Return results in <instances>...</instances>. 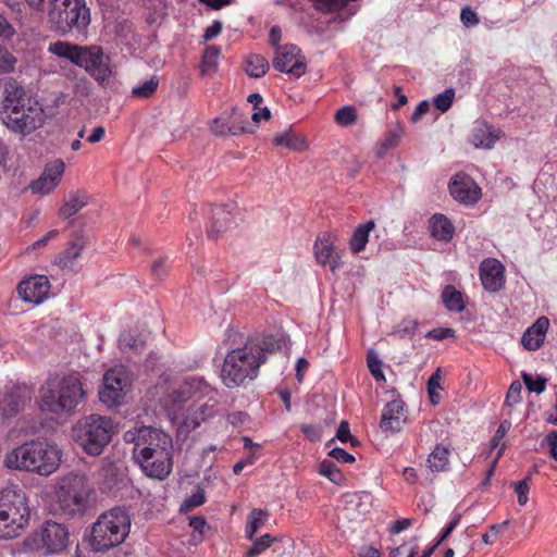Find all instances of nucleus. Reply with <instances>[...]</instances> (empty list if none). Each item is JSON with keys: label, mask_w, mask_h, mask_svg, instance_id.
<instances>
[{"label": "nucleus", "mask_w": 557, "mask_h": 557, "mask_svg": "<svg viewBox=\"0 0 557 557\" xmlns=\"http://www.w3.org/2000/svg\"><path fill=\"white\" fill-rule=\"evenodd\" d=\"M213 394L214 389L203 377L189 375L184 377L181 384L163 398L162 405L171 421L177 425L181 432H190L212 416L213 408L205 405L194 409L187 403L205 397L212 398Z\"/></svg>", "instance_id": "f257e3e1"}, {"label": "nucleus", "mask_w": 557, "mask_h": 557, "mask_svg": "<svg viewBox=\"0 0 557 557\" xmlns=\"http://www.w3.org/2000/svg\"><path fill=\"white\" fill-rule=\"evenodd\" d=\"M280 348V342L273 335H256L247 338L239 347L231 349L221 369V380L226 387L242 385L246 380L258 376L261 364L268 355Z\"/></svg>", "instance_id": "f03ea898"}, {"label": "nucleus", "mask_w": 557, "mask_h": 557, "mask_svg": "<svg viewBox=\"0 0 557 557\" xmlns=\"http://www.w3.org/2000/svg\"><path fill=\"white\" fill-rule=\"evenodd\" d=\"M62 458L63 450L54 441L36 438L9 449L3 465L10 470L49 476L59 470Z\"/></svg>", "instance_id": "7ed1b4c3"}, {"label": "nucleus", "mask_w": 557, "mask_h": 557, "mask_svg": "<svg viewBox=\"0 0 557 557\" xmlns=\"http://www.w3.org/2000/svg\"><path fill=\"white\" fill-rule=\"evenodd\" d=\"M86 392L75 373L50 374L39 388L38 406L41 411L67 413L84 401Z\"/></svg>", "instance_id": "20e7f679"}, {"label": "nucleus", "mask_w": 557, "mask_h": 557, "mask_svg": "<svg viewBox=\"0 0 557 557\" xmlns=\"http://www.w3.org/2000/svg\"><path fill=\"white\" fill-rule=\"evenodd\" d=\"M48 51L83 67L99 83H103L112 73L110 59L100 47H83L66 41H57L49 45Z\"/></svg>", "instance_id": "39448f33"}, {"label": "nucleus", "mask_w": 557, "mask_h": 557, "mask_svg": "<svg viewBox=\"0 0 557 557\" xmlns=\"http://www.w3.org/2000/svg\"><path fill=\"white\" fill-rule=\"evenodd\" d=\"M129 531L128 512L120 507L112 508L101 513L91 525L89 544L95 552H106L122 544Z\"/></svg>", "instance_id": "423d86ee"}, {"label": "nucleus", "mask_w": 557, "mask_h": 557, "mask_svg": "<svg viewBox=\"0 0 557 557\" xmlns=\"http://www.w3.org/2000/svg\"><path fill=\"white\" fill-rule=\"evenodd\" d=\"M70 532L64 523L46 520L24 537L20 552L39 557L62 554L69 545Z\"/></svg>", "instance_id": "0eeeda50"}, {"label": "nucleus", "mask_w": 557, "mask_h": 557, "mask_svg": "<svg viewBox=\"0 0 557 557\" xmlns=\"http://www.w3.org/2000/svg\"><path fill=\"white\" fill-rule=\"evenodd\" d=\"M29 507L25 493L16 487L0 492V540L16 537L26 527Z\"/></svg>", "instance_id": "6e6552de"}, {"label": "nucleus", "mask_w": 557, "mask_h": 557, "mask_svg": "<svg viewBox=\"0 0 557 557\" xmlns=\"http://www.w3.org/2000/svg\"><path fill=\"white\" fill-rule=\"evenodd\" d=\"M112 435L111 418L96 413L82 418L73 428L74 441L90 456H99L111 442Z\"/></svg>", "instance_id": "1a4fd4ad"}, {"label": "nucleus", "mask_w": 557, "mask_h": 557, "mask_svg": "<svg viewBox=\"0 0 557 557\" xmlns=\"http://www.w3.org/2000/svg\"><path fill=\"white\" fill-rule=\"evenodd\" d=\"M46 13L51 28L61 34L83 32L90 23L85 0H50Z\"/></svg>", "instance_id": "9d476101"}, {"label": "nucleus", "mask_w": 557, "mask_h": 557, "mask_svg": "<svg viewBox=\"0 0 557 557\" xmlns=\"http://www.w3.org/2000/svg\"><path fill=\"white\" fill-rule=\"evenodd\" d=\"M158 449L143 447L134 453V460L139 465L144 473L150 478L164 480L173 467V441L171 435H162L156 438Z\"/></svg>", "instance_id": "9b49d317"}, {"label": "nucleus", "mask_w": 557, "mask_h": 557, "mask_svg": "<svg viewBox=\"0 0 557 557\" xmlns=\"http://www.w3.org/2000/svg\"><path fill=\"white\" fill-rule=\"evenodd\" d=\"M89 488L84 474L69 473L60 478L55 485L57 500L66 515L82 511L87 504Z\"/></svg>", "instance_id": "f8f14e48"}, {"label": "nucleus", "mask_w": 557, "mask_h": 557, "mask_svg": "<svg viewBox=\"0 0 557 557\" xmlns=\"http://www.w3.org/2000/svg\"><path fill=\"white\" fill-rule=\"evenodd\" d=\"M129 386L131 377L125 367L109 369L103 375V386L99 392L100 401L110 408L122 405Z\"/></svg>", "instance_id": "ddd939ff"}, {"label": "nucleus", "mask_w": 557, "mask_h": 557, "mask_svg": "<svg viewBox=\"0 0 557 557\" xmlns=\"http://www.w3.org/2000/svg\"><path fill=\"white\" fill-rule=\"evenodd\" d=\"M1 120L11 131L28 135L44 124L45 112L37 102L28 99L25 104L16 108L13 113L3 115Z\"/></svg>", "instance_id": "4468645a"}, {"label": "nucleus", "mask_w": 557, "mask_h": 557, "mask_svg": "<svg viewBox=\"0 0 557 557\" xmlns=\"http://www.w3.org/2000/svg\"><path fill=\"white\" fill-rule=\"evenodd\" d=\"M273 66L280 72L299 78L307 71V61L298 47L286 44L276 47Z\"/></svg>", "instance_id": "2eb2a0df"}, {"label": "nucleus", "mask_w": 557, "mask_h": 557, "mask_svg": "<svg viewBox=\"0 0 557 557\" xmlns=\"http://www.w3.org/2000/svg\"><path fill=\"white\" fill-rule=\"evenodd\" d=\"M335 236L324 233L317 237L313 252L317 262L323 267L329 265L333 273L342 265L343 252L335 245Z\"/></svg>", "instance_id": "dca6fc26"}, {"label": "nucleus", "mask_w": 557, "mask_h": 557, "mask_svg": "<svg viewBox=\"0 0 557 557\" xmlns=\"http://www.w3.org/2000/svg\"><path fill=\"white\" fill-rule=\"evenodd\" d=\"M65 172V163L61 159H54L45 165L40 176L30 184L34 194L48 195L61 183Z\"/></svg>", "instance_id": "f3484780"}, {"label": "nucleus", "mask_w": 557, "mask_h": 557, "mask_svg": "<svg viewBox=\"0 0 557 557\" xmlns=\"http://www.w3.org/2000/svg\"><path fill=\"white\" fill-rule=\"evenodd\" d=\"M32 399V392L26 386L5 387L0 398V411L3 417H13L22 411Z\"/></svg>", "instance_id": "a211bd4d"}, {"label": "nucleus", "mask_w": 557, "mask_h": 557, "mask_svg": "<svg viewBox=\"0 0 557 557\" xmlns=\"http://www.w3.org/2000/svg\"><path fill=\"white\" fill-rule=\"evenodd\" d=\"M449 191L455 200L465 205H473L481 198V188L465 173H457L451 177Z\"/></svg>", "instance_id": "6ab92c4d"}, {"label": "nucleus", "mask_w": 557, "mask_h": 557, "mask_svg": "<svg viewBox=\"0 0 557 557\" xmlns=\"http://www.w3.org/2000/svg\"><path fill=\"white\" fill-rule=\"evenodd\" d=\"M162 435L169 434L159 428L135 424L124 433L123 438L126 443L134 444V454L138 453L145 446L151 449H158L157 444H159V442H157L156 438H161Z\"/></svg>", "instance_id": "aec40b11"}, {"label": "nucleus", "mask_w": 557, "mask_h": 557, "mask_svg": "<svg viewBox=\"0 0 557 557\" xmlns=\"http://www.w3.org/2000/svg\"><path fill=\"white\" fill-rule=\"evenodd\" d=\"M50 283L45 275H34L23 280L17 287L20 297L29 304L39 305L47 299Z\"/></svg>", "instance_id": "412c9836"}, {"label": "nucleus", "mask_w": 557, "mask_h": 557, "mask_svg": "<svg viewBox=\"0 0 557 557\" xmlns=\"http://www.w3.org/2000/svg\"><path fill=\"white\" fill-rule=\"evenodd\" d=\"M480 280L487 292L495 293L505 285V267L495 258L484 259L480 264Z\"/></svg>", "instance_id": "4be33fe9"}, {"label": "nucleus", "mask_w": 557, "mask_h": 557, "mask_svg": "<svg viewBox=\"0 0 557 557\" xmlns=\"http://www.w3.org/2000/svg\"><path fill=\"white\" fill-rule=\"evenodd\" d=\"M3 85V98L1 100L0 116L13 113L16 108L22 107L26 103L25 91L23 87L13 78L8 77L2 82Z\"/></svg>", "instance_id": "5701e85b"}, {"label": "nucleus", "mask_w": 557, "mask_h": 557, "mask_svg": "<svg viewBox=\"0 0 557 557\" xmlns=\"http://www.w3.org/2000/svg\"><path fill=\"white\" fill-rule=\"evenodd\" d=\"M549 324L547 317L542 315L537 318L521 336V345L523 348L529 351L539 350L544 344Z\"/></svg>", "instance_id": "b1692460"}, {"label": "nucleus", "mask_w": 557, "mask_h": 557, "mask_svg": "<svg viewBox=\"0 0 557 557\" xmlns=\"http://www.w3.org/2000/svg\"><path fill=\"white\" fill-rule=\"evenodd\" d=\"M503 132L493 127L484 121H476L473 124L469 140L481 149H492L502 137Z\"/></svg>", "instance_id": "393cba45"}, {"label": "nucleus", "mask_w": 557, "mask_h": 557, "mask_svg": "<svg viewBox=\"0 0 557 557\" xmlns=\"http://www.w3.org/2000/svg\"><path fill=\"white\" fill-rule=\"evenodd\" d=\"M405 422L403 400L394 399L387 403L382 412L381 429L384 432H398Z\"/></svg>", "instance_id": "a878e982"}, {"label": "nucleus", "mask_w": 557, "mask_h": 557, "mask_svg": "<svg viewBox=\"0 0 557 557\" xmlns=\"http://www.w3.org/2000/svg\"><path fill=\"white\" fill-rule=\"evenodd\" d=\"M431 236L440 242H449L455 234L453 222L442 213H435L429 221Z\"/></svg>", "instance_id": "bb28decb"}, {"label": "nucleus", "mask_w": 557, "mask_h": 557, "mask_svg": "<svg viewBox=\"0 0 557 557\" xmlns=\"http://www.w3.org/2000/svg\"><path fill=\"white\" fill-rule=\"evenodd\" d=\"M273 143L276 146L285 147L294 151H304L308 147L307 138L290 128L275 134Z\"/></svg>", "instance_id": "cd10ccee"}, {"label": "nucleus", "mask_w": 557, "mask_h": 557, "mask_svg": "<svg viewBox=\"0 0 557 557\" xmlns=\"http://www.w3.org/2000/svg\"><path fill=\"white\" fill-rule=\"evenodd\" d=\"M88 203V196L84 191H72L67 195L63 205L59 210V214L63 219H70L79 212Z\"/></svg>", "instance_id": "c85d7f7f"}, {"label": "nucleus", "mask_w": 557, "mask_h": 557, "mask_svg": "<svg viewBox=\"0 0 557 557\" xmlns=\"http://www.w3.org/2000/svg\"><path fill=\"white\" fill-rule=\"evenodd\" d=\"M375 223L371 220L363 224L358 225L348 243L349 250L354 255H358L364 250L369 243L370 233L374 230Z\"/></svg>", "instance_id": "c756f323"}, {"label": "nucleus", "mask_w": 557, "mask_h": 557, "mask_svg": "<svg viewBox=\"0 0 557 557\" xmlns=\"http://www.w3.org/2000/svg\"><path fill=\"white\" fill-rule=\"evenodd\" d=\"M84 247H85L84 239L81 237H77L75 240H73L70 244V246L57 259L55 263L62 269H69V270L73 269L75 265V261L81 256Z\"/></svg>", "instance_id": "7c9ffc66"}, {"label": "nucleus", "mask_w": 557, "mask_h": 557, "mask_svg": "<svg viewBox=\"0 0 557 557\" xmlns=\"http://www.w3.org/2000/svg\"><path fill=\"white\" fill-rule=\"evenodd\" d=\"M269 512L261 508H253L247 516L245 525V537L253 540L256 533L267 523Z\"/></svg>", "instance_id": "2f4dec72"}, {"label": "nucleus", "mask_w": 557, "mask_h": 557, "mask_svg": "<svg viewBox=\"0 0 557 557\" xmlns=\"http://www.w3.org/2000/svg\"><path fill=\"white\" fill-rule=\"evenodd\" d=\"M212 219V224L208 230V235L212 238L216 237L220 233L226 231L233 223L231 212L226 211L222 207L216 208Z\"/></svg>", "instance_id": "473e14b6"}, {"label": "nucleus", "mask_w": 557, "mask_h": 557, "mask_svg": "<svg viewBox=\"0 0 557 557\" xmlns=\"http://www.w3.org/2000/svg\"><path fill=\"white\" fill-rule=\"evenodd\" d=\"M403 134L404 129L400 125H397L391 129L386 136L376 145L375 154L379 158H382L387 153V151L397 147L403 137Z\"/></svg>", "instance_id": "72a5a7b5"}, {"label": "nucleus", "mask_w": 557, "mask_h": 557, "mask_svg": "<svg viewBox=\"0 0 557 557\" xmlns=\"http://www.w3.org/2000/svg\"><path fill=\"white\" fill-rule=\"evenodd\" d=\"M220 53V48L215 46H210L205 50L200 64L201 76H209L216 72Z\"/></svg>", "instance_id": "f704fd0d"}, {"label": "nucleus", "mask_w": 557, "mask_h": 557, "mask_svg": "<svg viewBox=\"0 0 557 557\" xmlns=\"http://www.w3.org/2000/svg\"><path fill=\"white\" fill-rule=\"evenodd\" d=\"M442 299L449 311L461 312L466 307L462 294L451 285H447L443 289Z\"/></svg>", "instance_id": "c9c22d12"}, {"label": "nucleus", "mask_w": 557, "mask_h": 557, "mask_svg": "<svg viewBox=\"0 0 557 557\" xmlns=\"http://www.w3.org/2000/svg\"><path fill=\"white\" fill-rule=\"evenodd\" d=\"M449 450L443 445H437L429 455L428 465L432 471H444L449 465Z\"/></svg>", "instance_id": "e433bc0d"}, {"label": "nucleus", "mask_w": 557, "mask_h": 557, "mask_svg": "<svg viewBox=\"0 0 557 557\" xmlns=\"http://www.w3.org/2000/svg\"><path fill=\"white\" fill-rule=\"evenodd\" d=\"M269 70L268 60L260 54H250L246 59V73L251 77H262Z\"/></svg>", "instance_id": "4c0bfd02"}, {"label": "nucleus", "mask_w": 557, "mask_h": 557, "mask_svg": "<svg viewBox=\"0 0 557 557\" xmlns=\"http://www.w3.org/2000/svg\"><path fill=\"white\" fill-rule=\"evenodd\" d=\"M252 545L246 552L244 557H256L267 549H269L274 543L278 542V539L265 533L259 537L253 536V540H250Z\"/></svg>", "instance_id": "58836bf2"}, {"label": "nucleus", "mask_w": 557, "mask_h": 557, "mask_svg": "<svg viewBox=\"0 0 557 557\" xmlns=\"http://www.w3.org/2000/svg\"><path fill=\"white\" fill-rule=\"evenodd\" d=\"M144 346L143 339L136 337L133 332H123L119 337V348L125 352H138Z\"/></svg>", "instance_id": "ea45409f"}, {"label": "nucleus", "mask_w": 557, "mask_h": 557, "mask_svg": "<svg viewBox=\"0 0 557 557\" xmlns=\"http://www.w3.org/2000/svg\"><path fill=\"white\" fill-rule=\"evenodd\" d=\"M357 120V110L352 106H344L339 108L334 115L335 123L341 127H349L354 125Z\"/></svg>", "instance_id": "a19ab883"}, {"label": "nucleus", "mask_w": 557, "mask_h": 557, "mask_svg": "<svg viewBox=\"0 0 557 557\" xmlns=\"http://www.w3.org/2000/svg\"><path fill=\"white\" fill-rule=\"evenodd\" d=\"M159 86V78L157 76H151L149 79H146L132 89V95L137 98L147 99L150 98L157 90Z\"/></svg>", "instance_id": "79ce46f5"}, {"label": "nucleus", "mask_w": 557, "mask_h": 557, "mask_svg": "<svg viewBox=\"0 0 557 557\" xmlns=\"http://www.w3.org/2000/svg\"><path fill=\"white\" fill-rule=\"evenodd\" d=\"M319 473L335 484H341L344 480V475L341 470L330 460H323L320 462Z\"/></svg>", "instance_id": "37998d69"}, {"label": "nucleus", "mask_w": 557, "mask_h": 557, "mask_svg": "<svg viewBox=\"0 0 557 557\" xmlns=\"http://www.w3.org/2000/svg\"><path fill=\"white\" fill-rule=\"evenodd\" d=\"M454 99L455 90L453 88H447L446 90L434 97L433 104L438 111L445 113L450 109Z\"/></svg>", "instance_id": "c03bdc74"}, {"label": "nucleus", "mask_w": 557, "mask_h": 557, "mask_svg": "<svg viewBox=\"0 0 557 557\" xmlns=\"http://www.w3.org/2000/svg\"><path fill=\"white\" fill-rule=\"evenodd\" d=\"M368 368L376 381H384L385 376L382 370V361L377 354L373 350L368 352L367 357Z\"/></svg>", "instance_id": "a18cd8bd"}, {"label": "nucleus", "mask_w": 557, "mask_h": 557, "mask_svg": "<svg viewBox=\"0 0 557 557\" xmlns=\"http://www.w3.org/2000/svg\"><path fill=\"white\" fill-rule=\"evenodd\" d=\"M16 58L3 46L0 45V74H8L14 71Z\"/></svg>", "instance_id": "49530a36"}, {"label": "nucleus", "mask_w": 557, "mask_h": 557, "mask_svg": "<svg viewBox=\"0 0 557 557\" xmlns=\"http://www.w3.org/2000/svg\"><path fill=\"white\" fill-rule=\"evenodd\" d=\"M418 327V322L413 319L407 318L404 319L400 323H398L393 333L399 337L411 336L416 333Z\"/></svg>", "instance_id": "de8ad7c7"}, {"label": "nucleus", "mask_w": 557, "mask_h": 557, "mask_svg": "<svg viewBox=\"0 0 557 557\" xmlns=\"http://www.w3.org/2000/svg\"><path fill=\"white\" fill-rule=\"evenodd\" d=\"M523 382L527 386V388L536 394H541L545 391L546 387V380L541 376H533L528 373L522 374Z\"/></svg>", "instance_id": "09e8293b"}, {"label": "nucleus", "mask_w": 557, "mask_h": 557, "mask_svg": "<svg viewBox=\"0 0 557 557\" xmlns=\"http://www.w3.org/2000/svg\"><path fill=\"white\" fill-rule=\"evenodd\" d=\"M522 384L519 381H515L510 384L506 395L505 406L513 407L521 401Z\"/></svg>", "instance_id": "8fccbe9b"}, {"label": "nucleus", "mask_w": 557, "mask_h": 557, "mask_svg": "<svg viewBox=\"0 0 557 557\" xmlns=\"http://www.w3.org/2000/svg\"><path fill=\"white\" fill-rule=\"evenodd\" d=\"M334 440H331L326 446L330 448L329 456L334 458L335 460L342 463H352L355 461V457L339 447H332Z\"/></svg>", "instance_id": "3c124183"}, {"label": "nucleus", "mask_w": 557, "mask_h": 557, "mask_svg": "<svg viewBox=\"0 0 557 557\" xmlns=\"http://www.w3.org/2000/svg\"><path fill=\"white\" fill-rule=\"evenodd\" d=\"M336 437L343 443H351V445L356 446L358 444V440L355 438L350 434L349 423L347 421H342L336 431Z\"/></svg>", "instance_id": "603ef678"}, {"label": "nucleus", "mask_w": 557, "mask_h": 557, "mask_svg": "<svg viewBox=\"0 0 557 557\" xmlns=\"http://www.w3.org/2000/svg\"><path fill=\"white\" fill-rule=\"evenodd\" d=\"M515 492L518 496V504L520 506L527 505V503L529 500V492H530L528 479L517 482L515 484Z\"/></svg>", "instance_id": "864d4df0"}, {"label": "nucleus", "mask_w": 557, "mask_h": 557, "mask_svg": "<svg viewBox=\"0 0 557 557\" xmlns=\"http://www.w3.org/2000/svg\"><path fill=\"white\" fill-rule=\"evenodd\" d=\"M511 428V422L508 419H505L500 422L498 429L496 430L495 435L491 441L492 448L499 447L500 441L506 436Z\"/></svg>", "instance_id": "5fc2aeb1"}, {"label": "nucleus", "mask_w": 557, "mask_h": 557, "mask_svg": "<svg viewBox=\"0 0 557 557\" xmlns=\"http://www.w3.org/2000/svg\"><path fill=\"white\" fill-rule=\"evenodd\" d=\"M425 337L435 341H443L446 338L455 337V330L450 327H436L429 331L425 334Z\"/></svg>", "instance_id": "6e6d98bb"}, {"label": "nucleus", "mask_w": 557, "mask_h": 557, "mask_svg": "<svg viewBox=\"0 0 557 557\" xmlns=\"http://www.w3.org/2000/svg\"><path fill=\"white\" fill-rule=\"evenodd\" d=\"M507 523H508L507 521H504L503 523L491 525L490 531L482 535V541L486 545L493 544L497 540V537L500 534V532L503 531V529L507 525Z\"/></svg>", "instance_id": "4d7b16f0"}, {"label": "nucleus", "mask_w": 557, "mask_h": 557, "mask_svg": "<svg viewBox=\"0 0 557 557\" xmlns=\"http://www.w3.org/2000/svg\"><path fill=\"white\" fill-rule=\"evenodd\" d=\"M460 21L466 27H474L479 24L476 12L470 8H465L461 10Z\"/></svg>", "instance_id": "13d9d810"}, {"label": "nucleus", "mask_w": 557, "mask_h": 557, "mask_svg": "<svg viewBox=\"0 0 557 557\" xmlns=\"http://www.w3.org/2000/svg\"><path fill=\"white\" fill-rule=\"evenodd\" d=\"M205 494L201 490H198L196 493L190 495L188 498L185 499L184 504L182 505V510H188L190 508L198 507L205 503Z\"/></svg>", "instance_id": "bf43d9fd"}, {"label": "nucleus", "mask_w": 557, "mask_h": 557, "mask_svg": "<svg viewBox=\"0 0 557 557\" xmlns=\"http://www.w3.org/2000/svg\"><path fill=\"white\" fill-rule=\"evenodd\" d=\"M441 370L437 369L435 373L431 375V377L428 381V391L430 394V397L433 403H436L434 397L436 396V391L441 388Z\"/></svg>", "instance_id": "052dcab7"}, {"label": "nucleus", "mask_w": 557, "mask_h": 557, "mask_svg": "<svg viewBox=\"0 0 557 557\" xmlns=\"http://www.w3.org/2000/svg\"><path fill=\"white\" fill-rule=\"evenodd\" d=\"M15 34L14 27L9 23V21L0 14V38L1 39H10Z\"/></svg>", "instance_id": "680f3d73"}, {"label": "nucleus", "mask_w": 557, "mask_h": 557, "mask_svg": "<svg viewBox=\"0 0 557 557\" xmlns=\"http://www.w3.org/2000/svg\"><path fill=\"white\" fill-rule=\"evenodd\" d=\"M301 431L311 442H317L321 438V429L317 425L304 424L301 425Z\"/></svg>", "instance_id": "e2e57ef3"}, {"label": "nucleus", "mask_w": 557, "mask_h": 557, "mask_svg": "<svg viewBox=\"0 0 557 557\" xmlns=\"http://www.w3.org/2000/svg\"><path fill=\"white\" fill-rule=\"evenodd\" d=\"M430 110V102L428 100H422L416 107L414 111L411 115V122L417 123L420 119L426 114Z\"/></svg>", "instance_id": "0e129e2a"}, {"label": "nucleus", "mask_w": 557, "mask_h": 557, "mask_svg": "<svg viewBox=\"0 0 557 557\" xmlns=\"http://www.w3.org/2000/svg\"><path fill=\"white\" fill-rule=\"evenodd\" d=\"M544 441L549 447L550 457L557 461V431L549 432Z\"/></svg>", "instance_id": "69168bd1"}, {"label": "nucleus", "mask_w": 557, "mask_h": 557, "mask_svg": "<svg viewBox=\"0 0 557 557\" xmlns=\"http://www.w3.org/2000/svg\"><path fill=\"white\" fill-rule=\"evenodd\" d=\"M222 32V24L219 21H214L210 26H208L203 34L205 40H212L216 36H219Z\"/></svg>", "instance_id": "338daca9"}, {"label": "nucleus", "mask_w": 557, "mask_h": 557, "mask_svg": "<svg viewBox=\"0 0 557 557\" xmlns=\"http://www.w3.org/2000/svg\"><path fill=\"white\" fill-rule=\"evenodd\" d=\"M271 117V112L267 107L257 108L251 115V119L255 123H259L260 121H268Z\"/></svg>", "instance_id": "774afa93"}]
</instances>
